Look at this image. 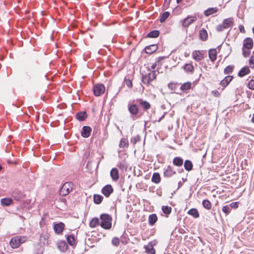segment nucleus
<instances>
[{
	"label": "nucleus",
	"instance_id": "obj_1",
	"mask_svg": "<svg viewBox=\"0 0 254 254\" xmlns=\"http://www.w3.org/2000/svg\"><path fill=\"white\" fill-rule=\"evenodd\" d=\"M101 222L100 226L104 229H110L112 226V218L110 215L108 214H102L100 215Z\"/></svg>",
	"mask_w": 254,
	"mask_h": 254
},
{
	"label": "nucleus",
	"instance_id": "obj_2",
	"mask_svg": "<svg viewBox=\"0 0 254 254\" xmlns=\"http://www.w3.org/2000/svg\"><path fill=\"white\" fill-rule=\"evenodd\" d=\"M234 21L233 18H228L223 20L222 23L218 25L216 27L217 32H220L225 29L231 28L233 25Z\"/></svg>",
	"mask_w": 254,
	"mask_h": 254
},
{
	"label": "nucleus",
	"instance_id": "obj_3",
	"mask_svg": "<svg viewBox=\"0 0 254 254\" xmlns=\"http://www.w3.org/2000/svg\"><path fill=\"white\" fill-rule=\"evenodd\" d=\"M26 240V237L22 236H16L11 238L10 245L12 248H17L20 244L24 243Z\"/></svg>",
	"mask_w": 254,
	"mask_h": 254
},
{
	"label": "nucleus",
	"instance_id": "obj_4",
	"mask_svg": "<svg viewBox=\"0 0 254 254\" xmlns=\"http://www.w3.org/2000/svg\"><path fill=\"white\" fill-rule=\"evenodd\" d=\"M147 74H142V82L145 84H148L156 77L155 71H150Z\"/></svg>",
	"mask_w": 254,
	"mask_h": 254
},
{
	"label": "nucleus",
	"instance_id": "obj_5",
	"mask_svg": "<svg viewBox=\"0 0 254 254\" xmlns=\"http://www.w3.org/2000/svg\"><path fill=\"white\" fill-rule=\"evenodd\" d=\"M73 184L71 182H66L62 187L60 191V194L65 196L72 190Z\"/></svg>",
	"mask_w": 254,
	"mask_h": 254
},
{
	"label": "nucleus",
	"instance_id": "obj_6",
	"mask_svg": "<svg viewBox=\"0 0 254 254\" xmlns=\"http://www.w3.org/2000/svg\"><path fill=\"white\" fill-rule=\"evenodd\" d=\"M105 88L102 84H97L94 86L93 92L96 96H99L105 92Z\"/></svg>",
	"mask_w": 254,
	"mask_h": 254
},
{
	"label": "nucleus",
	"instance_id": "obj_7",
	"mask_svg": "<svg viewBox=\"0 0 254 254\" xmlns=\"http://www.w3.org/2000/svg\"><path fill=\"white\" fill-rule=\"evenodd\" d=\"M128 110L130 114L133 116H136L139 113V107L135 104H128Z\"/></svg>",
	"mask_w": 254,
	"mask_h": 254
},
{
	"label": "nucleus",
	"instance_id": "obj_8",
	"mask_svg": "<svg viewBox=\"0 0 254 254\" xmlns=\"http://www.w3.org/2000/svg\"><path fill=\"white\" fill-rule=\"evenodd\" d=\"M114 189L111 185H107L104 186L101 192L107 197H108L113 192Z\"/></svg>",
	"mask_w": 254,
	"mask_h": 254
},
{
	"label": "nucleus",
	"instance_id": "obj_9",
	"mask_svg": "<svg viewBox=\"0 0 254 254\" xmlns=\"http://www.w3.org/2000/svg\"><path fill=\"white\" fill-rule=\"evenodd\" d=\"M196 20V16H188L183 20L182 26L185 27H188Z\"/></svg>",
	"mask_w": 254,
	"mask_h": 254
},
{
	"label": "nucleus",
	"instance_id": "obj_10",
	"mask_svg": "<svg viewBox=\"0 0 254 254\" xmlns=\"http://www.w3.org/2000/svg\"><path fill=\"white\" fill-rule=\"evenodd\" d=\"M11 195L17 201L21 200L24 196L23 193L18 189H14L11 192Z\"/></svg>",
	"mask_w": 254,
	"mask_h": 254
},
{
	"label": "nucleus",
	"instance_id": "obj_11",
	"mask_svg": "<svg viewBox=\"0 0 254 254\" xmlns=\"http://www.w3.org/2000/svg\"><path fill=\"white\" fill-rule=\"evenodd\" d=\"M176 174V171L170 165L168 166L164 171V176L167 178H170L172 177L174 175H175Z\"/></svg>",
	"mask_w": 254,
	"mask_h": 254
},
{
	"label": "nucleus",
	"instance_id": "obj_12",
	"mask_svg": "<svg viewBox=\"0 0 254 254\" xmlns=\"http://www.w3.org/2000/svg\"><path fill=\"white\" fill-rule=\"evenodd\" d=\"M254 45L253 40L251 38H246L243 42V48L250 50L253 48Z\"/></svg>",
	"mask_w": 254,
	"mask_h": 254
},
{
	"label": "nucleus",
	"instance_id": "obj_13",
	"mask_svg": "<svg viewBox=\"0 0 254 254\" xmlns=\"http://www.w3.org/2000/svg\"><path fill=\"white\" fill-rule=\"evenodd\" d=\"M64 228V224L63 222L55 224L54 230L56 233L60 234L62 233Z\"/></svg>",
	"mask_w": 254,
	"mask_h": 254
},
{
	"label": "nucleus",
	"instance_id": "obj_14",
	"mask_svg": "<svg viewBox=\"0 0 254 254\" xmlns=\"http://www.w3.org/2000/svg\"><path fill=\"white\" fill-rule=\"evenodd\" d=\"M158 49V46L156 44H152L146 46L145 48V52L147 54H152L155 52Z\"/></svg>",
	"mask_w": 254,
	"mask_h": 254
},
{
	"label": "nucleus",
	"instance_id": "obj_15",
	"mask_svg": "<svg viewBox=\"0 0 254 254\" xmlns=\"http://www.w3.org/2000/svg\"><path fill=\"white\" fill-rule=\"evenodd\" d=\"M92 129L89 126H84L82 127V131L81 132V134L83 137H88L90 136Z\"/></svg>",
	"mask_w": 254,
	"mask_h": 254
},
{
	"label": "nucleus",
	"instance_id": "obj_16",
	"mask_svg": "<svg viewBox=\"0 0 254 254\" xmlns=\"http://www.w3.org/2000/svg\"><path fill=\"white\" fill-rule=\"evenodd\" d=\"M153 242H150L148 245L144 246V248L145 250V252L148 254H155V250L153 248Z\"/></svg>",
	"mask_w": 254,
	"mask_h": 254
},
{
	"label": "nucleus",
	"instance_id": "obj_17",
	"mask_svg": "<svg viewBox=\"0 0 254 254\" xmlns=\"http://www.w3.org/2000/svg\"><path fill=\"white\" fill-rule=\"evenodd\" d=\"M110 176L113 181H117L119 178L118 169L116 168H112L110 172Z\"/></svg>",
	"mask_w": 254,
	"mask_h": 254
},
{
	"label": "nucleus",
	"instance_id": "obj_18",
	"mask_svg": "<svg viewBox=\"0 0 254 254\" xmlns=\"http://www.w3.org/2000/svg\"><path fill=\"white\" fill-rule=\"evenodd\" d=\"M192 56L193 58L197 61H200L204 58L203 55L199 51H193L192 53Z\"/></svg>",
	"mask_w": 254,
	"mask_h": 254
},
{
	"label": "nucleus",
	"instance_id": "obj_19",
	"mask_svg": "<svg viewBox=\"0 0 254 254\" xmlns=\"http://www.w3.org/2000/svg\"><path fill=\"white\" fill-rule=\"evenodd\" d=\"M137 101L139 103V105L143 108L144 111H147L150 108V104L149 102L143 101L142 99H138Z\"/></svg>",
	"mask_w": 254,
	"mask_h": 254
},
{
	"label": "nucleus",
	"instance_id": "obj_20",
	"mask_svg": "<svg viewBox=\"0 0 254 254\" xmlns=\"http://www.w3.org/2000/svg\"><path fill=\"white\" fill-rule=\"evenodd\" d=\"M250 69L249 67L247 66H246L243 67L238 72V76L239 77H243L245 75L250 73Z\"/></svg>",
	"mask_w": 254,
	"mask_h": 254
},
{
	"label": "nucleus",
	"instance_id": "obj_21",
	"mask_svg": "<svg viewBox=\"0 0 254 254\" xmlns=\"http://www.w3.org/2000/svg\"><path fill=\"white\" fill-rule=\"evenodd\" d=\"M184 163L183 159L180 157H176L173 160V164L177 167H181Z\"/></svg>",
	"mask_w": 254,
	"mask_h": 254
},
{
	"label": "nucleus",
	"instance_id": "obj_22",
	"mask_svg": "<svg viewBox=\"0 0 254 254\" xmlns=\"http://www.w3.org/2000/svg\"><path fill=\"white\" fill-rule=\"evenodd\" d=\"M209 57L212 62L216 60L217 58V51L215 49H212L209 51Z\"/></svg>",
	"mask_w": 254,
	"mask_h": 254
},
{
	"label": "nucleus",
	"instance_id": "obj_23",
	"mask_svg": "<svg viewBox=\"0 0 254 254\" xmlns=\"http://www.w3.org/2000/svg\"><path fill=\"white\" fill-rule=\"evenodd\" d=\"M183 69L187 72L193 73L194 72L193 66L191 64H186L183 66Z\"/></svg>",
	"mask_w": 254,
	"mask_h": 254
},
{
	"label": "nucleus",
	"instance_id": "obj_24",
	"mask_svg": "<svg viewBox=\"0 0 254 254\" xmlns=\"http://www.w3.org/2000/svg\"><path fill=\"white\" fill-rule=\"evenodd\" d=\"M233 78V77L232 76L228 75L226 76L221 81L220 84L223 87L227 86L228 84L232 81Z\"/></svg>",
	"mask_w": 254,
	"mask_h": 254
},
{
	"label": "nucleus",
	"instance_id": "obj_25",
	"mask_svg": "<svg viewBox=\"0 0 254 254\" xmlns=\"http://www.w3.org/2000/svg\"><path fill=\"white\" fill-rule=\"evenodd\" d=\"M87 115L85 112H79L76 114V118L80 121H83L87 118Z\"/></svg>",
	"mask_w": 254,
	"mask_h": 254
},
{
	"label": "nucleus",
	"instance_id": "obj_26",
	"mask_svg": "<svg viewBox=\"0 0 254 254\" xmlns=\"http://www.w3.org/2000/svg\"><path fill=\"white\" fill-rule=\"evenodd\" d=\"M157 216L156 214H152L149 216L148 222L150 225H153L157 220Z\"/></svg>",
	"mask_w": 254,
	"mask_h": 254
},
{
	"label": "nucleus",
	"instance_id": "obj_27",
	"mask_svg": "<svg viewBox=\"0 0 254 254\" xmlns=\"http://www.w3.org/2000/svg\"><path fill=\"white\" fill-rule=\"evenodd\" d=\"M199 37L202 41H205L208 37L207 31L204 29H202L199 31Z\"/></svg>",
	"mask_w": 254,
	"mask_h": 254
},
{
	"label": "nucleus",
	"instance_id": "obj_28",
	"mask_svg": "<svg viewBox=\"0 0 254 254\" xmlns=\"http://www.w3.org/2000/svg\"><path fill=\"white\" fill-rule=\"evenodd\" d=\"M218 10L217 7L209 8L204 11V14L206 16H208L214 13H216Z\"/></svg>",
	"mask_w": 254,
	"mask_h": 254
},
{
	"label": "nucleus",
	"instance_id": "obj_29",
	"mask_svg": "<svg viewBox=\"0 0 254 254\" xmlns=\"http://www.w3.org/2000/svg\"><path fill=\"white\" fill-rule=\"evenodd\" d=\"M184 168L188 171L192 170L193 168L192 162L189 160H186L184 162Z\"/></svg>",
	"mask_w": 254,
	"mask_h": 254
},
{
	"label": "nucleus",
	"instance_id": "obj_30",
	"mask_svg": "<svg viewBox=\"0 0 254 254\" xmlns=\"http://www.w3.org/2000/svg\"><path fill=\"white\" fill-rule=\"evenodd\" d=\"M188 213L195 218H198L199 216V212L196 208H191L190 209L188 212Z\"/></svg>",
	"mask_w": 254,
	"mask_h": 254
},
{
	"label": "nucleus",
	"instance_id": "obj_31",
	"mask_svg": "<svg viewBox=\"0 0 254 254\" xmlns=\"http://www.w3.org/2000/svg\"><path fill=\"white\" fill-rule=\"evenodd\" d=\"M191 83L190 82H187L181 85L180 89L183 91H186L190 89L191 88Z\"/></svg>",
	"mask_w": 254,
	"mask_h": 254
},
{
	"label": "nucleus",
	"instance_id": "obj_32",
	"mask_svg": "<svg viewBox=\"0 0 254 254\" xmlns=\"http://www.w3.org/2000/svg\"><path fill=\"white\" fill-rule=\"evenodd\" d=\"M160 176L159 173H155L153 174L151 181L155 184H158L160 182Z\"/></svg>",
	"mask_w": 254,
	"mask_h": 254
},
{
	"label": "nucleus",
	"instance_id": "obj_33",
	"mask_svg": "<svg viewBox=\"0 0 254 254\" xmlns=\"http://www.w3.org/2000/svg\"><path fill=\"white\" fill-rule=\"evenodd\" d=\"M93 199L95 203L99 204L103 201V197L100 194H94L93 195Z\"/></svg>",
	"mask_w": 254,
	"mask_h": 254
},
{
	"label": "nucleus",
	"instance_id": "obj_34",
	"mask_svg": "<svg viewBox=\"0 0 254 254\" xmlns=\"http://www.w3.org/2000/svg\"><path fill=\"white\" fill-rule=\"evenodd\" d=\"M160 32L158 30H154L150 31L147 35V37L149 38H156L159 36Z\"/></svg>",
	"mask_w": 254,
	"mask_h": 254
},
{
	"label": "nucleus",
	"instance_id": "obj_35",
	"mask_svg": "<svg viewBox=\"0 0 254 254\" xmlns=\"http://www.w3.org/2000/svg\"><path fill=\"white\" fill-rule=\"evenodd\" d=\"M0 202L2 205L9 206L11 204L12 200L9 198H3L1 199Z\"/></svg>",
	"mask_w": 254,
	"mask_h": 254
},
{
	"label": "nucleus",
	"instance_id": "obj_36",
	"mask_svg": "<svg viewBox=\"0 0 254 254\" xmlns=\"http://www.w3.org/2000/svg\"><path fill=\"white\" fill-rule=\"evenodd\" d=\"M66 240L68 244L70 245V246H73L74 245H75V238L73 235H68L66 237Z\"/></svg>",
	"mask_w": 254,
	"mask_h": 254
},
{
	"label": "nucleus",
	"instance_id": "obj_37",
	"mask_svg": "<svg viewBox=\"0 0 254 254\" xmlns=\"http://www.w3.org/2000/svg\"><path fill=\"white\" fill-rule=\"evenodd\" d=\"M99 220L98 218H93L90 222V226L92 228H95L99 224Z\"/></svg>",
	"mask_w": 254,
	"mask_h": 254
},
{
	"label": "nucleus",
	"instance_id": "obj_38",
	"mask_svg": "<svg viewBox=\"0 0 254 254\" xmlns=\"http://www.w3.org/2000/svg\"><path fill=\"white\" fill-rule=\"evenodd\" d=\"M202 205L203 207L207 209H210L211 208V203L210 201L207 199L203 200Z\"/></svg>",
	"mask_w": 254,
	"mask_h": 254
},
{
	"label": "nucleus",
	"instance_id": "obj_39",
	"mask_svg": "<svg viewBox=\"0 0 254 254\" xmlns=\"http://www.w3.org/2000/svg\"><path fill=\"white\" fill-rule=\"evenodd\" d=\"M169 15H170L169 12L166 11V12H164L162 14L161 18L160 19V22L163 23L166 20V19L169 17Z\"/></svg>",
	"mask_w": 254,
	"mask_h": 254
},
{
	"label": "nucleus",
	"instance_id": "obj_40",
	"mask_svg": "<svg viewBox=\"0 0 254 254\" xmlns=\"http://www.w3.org/2000/svg\"><path fill=\"white\" fill-rule=\"evenodd\" d=\"M127 140L126 138H122L120 141L119 147L120 148H124L125 146H128Z\"/></svg>",
	"mask_w": 254,
	"mask_h": 254
},
{
	"label": "nucleus",
	"instance_id": "obj_41",
	"mask_svg": "<svg viewBox=\"0 0 254 254\" xmlns=\"http://www.w3.org/2000/svg\"><path fill=\"white\" fill-rule=\"evenodd\" d=\"M163 212L166 214H169L172 211V208L168 206H163L162 207Z\"/></svg>",
	"mask_w": 254,
	"mask_h": 254
},
{
	"label": "nucleus",
	"instance_id": "obj_42",
	"mask_svg": "<svg viewBox=\"0 0 254 254\" xmlns=\"http://www.w3.org/2000/svg\"><path fill=\"white\" fill-rule=\"evenodd\" d=\"M118 167L121 170H127V165L126 162H120L118 164Z\"/></svg>",
	"mask_w": 254,
	"mask_h": 254
},
{
	"label": "nucleus",
	"instance_id": "obj_43",
	"mask_svg": "<svg viewBox=\"0 0 254 254\" xmlns=\"http://www.w3.org/2000/svg\"><path fill=\"white\" fill-rule=\"evenodd\" d=\"M231 210V209L229 205H225L222 207V211L226 214L229 213Z\"/></svg>",
	"mask_w": 254,
	"mask_h": 254
},
{
	"label": "nucleus",
	"instance_id": "obj_44",
	"mask_svg": "<svg viewBox=\"0 0 254 254\" xmlns=\"http://www.w3.org/2000/svg\"><path fill=\"white\" fill-rule=\"evenodd\" d=\"M112 244L115 246H118L120 243V240L117 237H114L112 241Z\"/></svg>",
	"mask_w": 254,
	"mask_h": 254
},
{
	"label": "nucleus",
	"instance_id": "obj_45",
	"mask_svg": "<svg viewBox=\"0 0 254 254\" xmlns=\"http://www.w3.org/2000/svg\"><path fill=\"white\" fill-rule=\"evenodd\" d=\"M58 248L62 251H64L67 248V246L64 243H62L58 245Z\"/></svg>",
	"mask_w": 254,
	"mask_h": 254
},
{
	"label": "nucleus",
	"instance_id": "obj_46",
	"mask_svg": "<svg viewBox=\"0 0 254 254\" xmlns=\"http://www.w3.org/2000/svg\"><path fill=\"white\" fill-rule=\"evenodd\" d=\"M233 71V67L228 65L224 69V73L226 74L231 73Z\"/></svg>",
	"mask_w": 254,
	"mask_h": 254
},
{
	"label": "nucleus",
	"instance_id": "obj_47",
	"mask_svg": "<svg viewBox=\"0 0 254 254\" xmlns=\"http://www.w3.org/2000/svg\"><path fill=\"white\" fill-rule=\"evenodd\" d=\"M125 82L127 86L129 88H131L132 86V83L131 81L129 79L125 78Z\"/></svg>",
	"mask_w": 254,
	"mask_h": 254
},
{
	"label": "nucleus",
	"instance_id": "obj_48",
	"mask_svg": "<svg viewBox=\"0 0 254 254\" xmlns=\"http://www.w3.org/2000/svg\"><path fill=\"white\" fill-rule=\"evenodd\" d=\"M249 88L250 89L254 90V79H251L248 83Z\"/></svg>",
	"mask_w": 254,
	"mask_h": 254
},
{
	"label": "nucleus",
	"instance_id": "obj_49",
	"mask_svg": "<svg viewBox=\"0 0 254 254\" xmlns=\"http://www.w3.org/2000/svg\"><path fill=\"white\" fill-rule=\"evenodd\" d=\"M231 209L232 208H237L238 207V202H233L229 204Z\"/></svg>",
	"mask_w": 254,
	"mask_h": 254
},
{
	"label": "nucleus",
	"instance_id": "obj_50",
	"mask_svg": "<svg viewBox=\"0 0 254 254\" xmlns=\"http://www.w3.org/2000/svg\"><path fill=\"white\" fill-rule=\"evenodd\" d=\"M250 51L249 50H245L244 49H243V55L244 57H248L250 56Z\"/></svg>",
	"mask_w": 254,
	"mask_h": 254
},
{
	"label": "nucleus",
	"instance_id": "obj_51",
	"mask_svg": "<svg viewBox=\"0 0 254 254\" xmlns=\"http://www.w3.org/2000/svg\"><path fill=\"white\" fill-rule=\"evenodd\" d=\"M140 140V137L139 135H136L133 140V144H135L137 142H139Z\"/></svg>",
	"mask_w": 254,
	"mask_h": 254
},
{
	"label": "nucleus",
	"instance_id": "obj_52",
	"mask_svg": "<svg viewBox=\"0 0 254 254\" xmlns=\"http://www.w3.org/2000/svg\"><path fill=\"white\" fill-rule=\"evenodd\" d=\"M171 0H164V6L166 7V8H167L169 5L170 3L171 2Z\"/></svg>",
	"mask_w": 254,
	"mask_h": 254
},
{
	"label": "nucleus",
	"instance_id": "obj_53",
	"mask_svg": "<svg viewBox=\"0 0 254 254\" xmlns=\"http://www.w3.org/2000/svg\"><path fill=\"white\" fill-rule=\"evenodd\" d=\"M239 29L241 32L243 33H245L246 32L244 26L242 25H239Z\"/></svg>",
	"mask_w": 254,
	"mask_h": 254
},
{
	"label": "nucleus",
	"instance_id": "obj_54",
	"mask_svg": "<svg viewBox=\"0 0 254 254\" xmlns=\"http://www.w3.org/2000/svg\"><path fill=\"white\" fill-rule=\"evenodd\" d=\"M249 63L251 64H254V56H252L249 59Z\"/></svg>",
	"mask_w": 254,
	"mask_h": 254
},
{
	"label": "nucleus",
	"instance_id": "obj_55",
	"mask_svg": "<svg viewBox=\"0 0 254 254\" xmlns=\"http://www.w3.org/2000/svg\"><path fill=\"white\" fill-rule=\"evenodd\" d=\"M212 92L214 94V95L216 97H218L220 94L219 91L217 90L212 91Z\"/></svg>",
	"mask_w": 254,
	"mask_h": 254
},
{
	"label": "nucleus",
	"instance_id": "obj_56",
	"mask_svg": "<svg viewBox=\"0 0 254 254\" xmlns=\"http://www.w3.org/2000/svg\"><path fill=\"white\" fill-rule=\"evenodd\" d=\"M156 66V64H153L151 66V68L153 69H155V67Z\"/></svg>",
	"mask_w": 254,
	"mask_h": 254
},
{
	"label": "nucleus",
	"instance_id": "obj_57",
	"mask_svg": "<svg viewBox=\"0 0 254 254\" xmlns=\"http://www.w3.org/2000/svg\"><path fill=\"white\" fill-rule=\"evenodd\" d=\"M251 121L252 122V123H254V114L253 115V117L251 119Z\"/></svg>",
	"mask_w": 254,
	"mask_h": 254
},
{
	"label": "nucleus",
	"instance_id": "obj_58",
	"mask_svg": "<svg viewBox=\"0 0 254 254\" xmlns=\"http://www.w3.org/2000/svg\"><path fill=\"white\" fill-rule=\"evenodd\" d=\"M182 0H176V1L177 3H180L182 1Z\"/></svg>",
	"mask_w": 254,
	"mask_h": 254
},
{
	"label": "nucleus",
	"instance_id": "obj_59",
	"mask_svg": "<svg viewBox=\"0 0 254 254\" xmlns=\"http://www.w3.org/2000/svg\"><path fill=\"white\" fill-rule=\"evenodd\" d=\"M62 201L64 202H65L66 201V199L65 198H62Z\"/></svg>",
	"mask_w": 254,
	"mask_h": 254
},
{
	"label": "nucleus",
	"instance_id": "obj_60",
	"mask_svg": "<svg viewBox=\"0 0 254 254\" xmlns=\"http://www.w3.org/2000/svg\"><path fill=\"white\" fill-rule=\"evenodd\" d=\"M164 117V116H163L159 120V122Z\"/></svg>",
	"mask_w": 254,
	"mask_h": 254
},
{
	"label": "nucleus",
	"instance_id": "obj_61",
	"mask_svg": "<svg viewBox=\"0 0 254 254\" xmlns=\"http://www.w3.org/2000/svg\"><path fill=\"white\" fill-rule=\"evenodd\" d=\"M2 169V167L0 165V170Z\"/></svg>",
	"mask_w": 254,
	"mask_h": 254
},
{
	"label": "nucleus",
	"instance_id": "obj_62",
	"mask_svg": "<svg viewBox=\"0 0 254 254\" xmlns=\"http://www.w3.org/2000/svg\"><path fill=\"white\" fill-rule=\"evenodd\" d=\"M180 185H181V182H179V187L180 186Z\"/></svg>",
	"mask_w": 254,
	"mask_h": 254
},
{
	"label": "nucleus",
	"instance_id": "obj_63",
	"mask_svg": "<svg viewBox=\"0 0 254 254\" xmlns=\"http://www.w3.org/2000/svg\"><path fill=\"white\" fill-rule=\"evenodd\" d=\"M253 55H254L253 56H254V51L253 52Z\"/></svg>",
	"mask_w": 254,
	"mask_h": 254
}]
</instances>
